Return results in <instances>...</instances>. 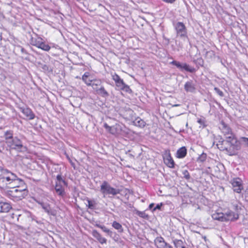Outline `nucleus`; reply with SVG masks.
<instances>
[{
	"label": "nucleus",
	"mask_w": 248,
	"mask_h": 248,
	"mask_svg": "<svg viewBox=\"0 0 248 248\" xmlns=\"http://www.w3.org/2000/svg\"><path fill=\"white\" fill-rule=\"evenodd\" d=\"M30 42L31 45L35 46H49L47 44H46L44 39L38 36L35 33H34V36H31Z\"/></svg>",
	"instance_id": "0eeeda50"
},
{
	"label": "nucleus",
	"mask_w": 248,
	"mask_h": 248,
	"mask_svg": "<svg viewBox=\"0 0 248 248\" xmlns=\"http://www.w3.org/2000/svg\"><path fill=\"white\" fill-rule=\"evenodd\" d=\"M233 191L240 193L243 189L242 180L239 178L233 179L231 182Z\"/></svg>",
	"instance_id": "1a4fd4ad"
},
{
	"label": "nucleus",
	"mask_w": 248,
	"mask_h": 248,
	"mask_svg": "<svg viewBox=\"0 0 248 248\" xmlns=\"http://www.w3.org/2000/svg\"><path fill=\"white\" fill-rule=\"evenodd\" d=\"M66 157L68 159V161H69V162L70 163L71 166L74 168L75 169V163L72 161V160L70 159V158L69 157L68 155H66Z\"/></svg>",
	"instance_id": "a18cd8bd"
},
{
	"label": "nucleus",
	"mask_w": 248,
	"mask_h": 248,
	"mask_svg": "<svg viewBox=\"0 0 248 248\" xmlns=\"http://www.w3.org/2000/svg\"><path fill=\"white\" fill-rule=\"evenodd\" d=\"M137 214L139 217L145 219L147 218L148 217L144 212L138 211Z\"/></svg>",
	"instance_id": "72a5a7b5"
},
{
	"label": "nucleus",
	"mask_w": 248,
	"mask_h": 248,
	"mask_svg": "<svg viewBox=\"0 0 248 248\" xmlns=\"http://www.w3.org/2000/svg\"><path fill=\"white\" fill-rule=\"evenodd\" d=\"M197 122L202 128L205 127L206 125L205 124V120L204 119H199Z\"/></svg>",
	"instance_id": "e433bc0d"
},
{
	"label": "nucleus",
	"mask_w": 248,
	"mask_h": 248,
	"mask_svg": "<svg viewBox=\"0 0 248 248\" xmlns=\"http://www.w3.org/2000/svg\"><path fill=\"white\" fill-rule=\"evenodd\" d=\"M116 85L121 90L125 91L127 93L131 92V90L129 88V86L125 84L122 79L117 81L116 83Z\"/></svg>",
	"instance_id": "ddd939ff"
},
{
	"label": "nucleus",
	"mask_w": 248,
	"mask_h": 248,
	"mask_svg": "<svg viewBox=\"0 0 248 248\" xmlns=\"http://www.w3.org/2000/svg\"><path fill=\"white\" fill-rule=\"evenodd\" d=\"M244 197L246 201L248 202V188L245 191Z\"/></svg>",
	"instance_id": "49530a36"
},
{
	"label": "nucleus",
	"mask_w": 248,
	"mask_h": 248,
	"mask_svg": "<svg viewBox=\"0 0 248 248\" xmlns=\"http://www.w3.org/2000/svg\"><path fill=\"white\" fill-rule=\"evenodd\" d=\"M97 93L103 97H107L109 96L108 92L105 89L104 87L101 86L100 88L96 89Z\"/></svg>",
	"instance_id": "4be33fe9"
},
{
	"label": "nucleus",
	"mask_w": 248,
	"mask_h": 248,
	"mask_svg": "<svg viewBox=\"0 0 248 248\" xmlns=\"http://www.w3.org/2000/svg\"><path fill=\"white\" fill-rule=\"evenodd\" d=\"M220 128L222 133L224 134V136H225V139H223L220 136H218L216 138V140H218L217 143V146L220 150L226 151L227 146L224 145L225 141L228 140V138H230V137L232 138V137L234 138H236V137L232 133L231 128L224 122L221 123Z\"/></svg>",
	"instance_id": "7ed1b4c3"
},
{
	"label": "nucleus",
	"mask_w": 248,
	"mask_h": 248,
	"mask_svg": "<svg viewBox=\"0 0 248 248\" xmlns=\"http://www.w3.org/2000/svg\"><path fill=\"white\" fill-rule=\"evenodd\" d=\"M163 1L168 3H173L176 0H162Z\"/></svg>",
	"instance_id": "8fccbe9b"
},
{
	"label": "nucleus",
	"mask_w": 248,
	"mask_h": 248,
	"mask_svg": "<svg viewBox=\"0 0 248 248\" xmlns=\"http://www.w3.org/2000/svg\"><path fill=\"white\" fill-rule=\"evenodd\" d=\"M88 202V207L89 208L91 209H95L96 205L97 204L96 202L94 200H90L87 199L86 200Z\"/></svg>",
	"instance_id": "393cba45"
},
{
	"label": "nucleus",
	"mask_w": 248,
	"mask_h": 248,
	"mask_svg": "<svg viewBox=\"0 0 248 248\" xmlns=\"http://www.w3.org/2000/svg\"><path fill=\"white\" fill-rule=\"evenodd\" d=\"M184 89L187 92L194 93L196 90V85L192 80H189L186 82Z\"/></svg>",
	"instance_id": "9b49d317"
},
{
	"label": "nucleus",
	"mask_w": 248,
	"mask_h": 248,
	"mask_svg": "<svg viewBox=\"0 0 248 248\" xmlns=\"http://www.w3.org/2000/svg\"><path fill=\"white\" fill-rule=\"evenodd\" d=\"M233 206L234 208L235 209V210L236 211L235 213H238L239 210H241L240 206L238 205V204H233Z\"/></svg>",
	"instance_id": "79ce46f5"
},
{
	"label": "nucleus",
	"mask_w": 248,
	"mask_h": 248,
	"mask_svg": "<svg viewBox=\"0 0 248 248\" xmlns=\"http://www.w3.org/2000/svg\"><path fill=\"white\" fill-rule=\"evenodd\" d=\"M182 173L183 174V177L184 178H185L186 180H188L190 179V175L189 174V173L188 172V170H184L182 171Z\"/></svg>",
	"instance_id": "7c9ffc66"
},
{
	"label": "nucleus",
	"mask_w": 248,
	"mask_h": 248,
	"mask_svg": "<svg viewBox=\"0 0 248 248\" xmlns=\"http://www.w3.org/2000/svg\"><path fill=\"white\" fill-rule=\"evenodd\" d=\"M104 127L107 130H108L110 133L114 134V132L113 131L112 127L111 126H109L107 123H105L104 124Z\"/></svg>",
	"instance_id": "473e14b6"
},
{
	"label": "nucleus",
	"mask_w": 248,
	"mask_h": 248,
	"mask_svg": "<svg viewBox=\"0 0 248 248\" xmlns=\"http://www.w3.org/2000/svg\"><path fill=\"white\" fill-rule=\"evenodd\" d=\"M92 234L93 236L97 239L98 241L102 236L100 233H99L96 230H94L92 231Z\"/></svg>",
	"instance_id": "c756f323"
},
{
	"label": "nucleus",
	"mask_w": 248,
	"mask_h": 248,
	"mask_svg": "<svg viewBox=\"0 0 248 248\" xmlns=\"http://www.w3.org/2000/svg\"><path fill=\"white\" fill-rule=\"evenodd\" d=\"M95 226L96 227L100 228L104 232L107 233L108 234V235H109L110 237H113V236H115L117 235L116 232H112L109 229H108L104 225H101L97 224H96Z\"/></svg>",
	"instance_id": "dca6fc26"
},
{
	"label": "nucleus",
	"mask_w": 248,
	"mask_h": 248,
	"mask_svg": "<svg viewBox=\"0 0 248 248\" xmlns=\"http://www.w3.org/2000/svg\"><path fill=\"white\" fill-rule=\"evenodd\" d=\"M224 221H234L237 220L239 218V214L238 213L234 212L231 210H228L224 213Z\"/></svg>",
	"instance_id": "6e6552de"
},
{
	"label": "nucleus",
	"mask_w": 248,
	"mask_h": 248,
	"mask_svg": "<svg viewBox=\"0 0 248 248\" xmlns=\"http://www.w3.org/2000/svg\"><path fill=\"white\" fill-rule=\"evenodd\" d=\"M214 90L215 91L216 93H217L220 96L223 97L224 96L223 93L219 88L215 87Z\"/></svg>",
	"instance_id": "c9c22d12"
},
{
	"label": "nucleus",
	"mask_w": 248,
	"mask_h": 248,
	"mask_svg": "<svg viewBox=\"0 0 248 248\" xmlns=\"http://www.w3.org/2000/svg\"><path fill=\"white\" fill-rule=\"evenodd\" d=\"M57 181L59 182V184H61V182H62V183H63L64 185H66V182L63 180L62 178V176L61 174H58L57 176Z\"/></svg>",
	"instance_id": "f704fd0d"
},
{
	"label": "nucleus",
	"mask_w": 248,
	"mask_h": 248,
	"mask_svg": "<svg viewBox=\"0 0 248 248\" xmlns=\"http://www.w3.org/2000/svg\"><path fill=\"white\" fill-rule=\"evenodd\" d=\"M112 226L116 230H117L119 232H122L124 231L122 225L116 221L113 222Z\"/></svg>",
	"instance_id": "b1692460"
},
{
	"label": "nucleus",
	"mask_w": 248,
	"mask_h": 248,
	"mask_svg": "<svg viewBox=\"0 0 248 248\" xmlns=\"http://www.w3.org/2000/svg\"><path fill=\"white\" fill-rule=\"evenodd\" d=\"M36 202L41 205L42 208L44 210V211L47 213L48 215H55L54 213H53L52 211L50 206L48 203H44L40 201H36Z\"/></svg>",
	"instance_id": "f8f14e48"
},
{
	"label": "nucleus",
	"mask_w": 248,
	"mask_h": 248,
	"mask_svg": "<svg viewBox=\"0 0 248 248\" xmlns=\"http://www.w3.org/2000/svg\"><path fill=\"white\" fill-rule=\"evenodd\" d=\"M185 70L186 71L191 73H193L195 71L194 68L190 67L186 63H182V67L181 70Z\"/></svg>",
	"instance_id": "a878e982"
},
{
	"label": "nucleus",
	"mask_w": 248,
	"mask_h": 248,
	"mask_svg": "<svg viewBox=\"0 0 248 248\" xmlns=\"http://www.w3.org/2000/svg\"><path fill=\"white\" fill-rule=\"evenodd\" d=\"M206 158V155L205 154L203 153L198 158V160L201 162H203L205 160Z\"/></svg>",
	"instance_id": "ea45409f"
},
{
	"label": "nucleus",
	"mask_w": 248,
	"mask_h": 248,
	"mask_svg": "<svg viewBox=\"0 0 248 248\" xmlns=\"http://www.w3.org/2000/svg\"><path fill=\"white\" fill-rule=\"evenodd\" d=\"M23 57H24V56H22ZM25 58L26 59H29V58L28 57H26V56H24Z\"/></svg>",
	"instance_id": "5fc2aeb1"
},
{
	"label": "nucleus",
	"mask_w": 248,
	"mask_h": 248,
	"mask_svg": "<svg viewBox=\"0 0 248 248\" xmlns=\"http://www.w3.org/2000/svg\"><path fill=\"white\" fill-rule=\"evenodd\" d=\"M177 36L183 38H187V30L185 24L182 22L173 23Z\"/></svg>",
	"instance_id": "423d86ee"
},
{
	"label": "nucleus",
	"mask_w": 248,
	"mask_h": 248,
	"mask_svg": "<svg viewBox=\"0 0 248 248\" xmlns=\"http://www.w3.org/2000/svg\"><path fill=\"white\" fill-rule=\"evenodd\" d=\"M20 50L22 53L23 55H27L28 54V52L27 51V50L24 48V47H20Z\"/></svg>",
	"instance_id": "de8ad7c7"
},
{
	"label": "nucleus",
	"mask_w": 248,
	"mask_h": 248,
	"mask_svg": "<svg viewBox=\"0 0 248 248\" xmlns=\"http://www.w3.org/2000/svg\"><path fill=\"white\" fill-rule=\"evenodd\" d=\"M90 83V85L88 86H91L94 90L96 91V89H98L97 86L100 85L101 82L99 80H91Z\"/></svg>",
	"instance_id": "c85d7f7f"
},
{
	"label": "nucleus",
	"mask_w": 248,
	"mask_h": 248,
	"mask_svg": "<svg viewBox=\"0 0 248 248\" xmlns=\"http://www.w3.org/2000/svg\"><path fill=\"white\" fill-rule=\"evenodd\" d=\"M165 248H172V247L168 244H167V246H165Z\"/></svg>",
	"instance_id": "864d4df0"
},
{
	"label": "nucleus",
	"mask_w": 248,
	"mask_h": 248,
	"mask_svg": "<svg viewBox=\"0 0 248 248\" xmlns=\"http://www.w3.org/2000/svg\"><path fill=\"white\" fill-rule=\"evenodd\" d=\"M20 215L19 214H16L15 213H12L11 214L10 216L13 219H16V220H18L19 217H20Z\"/></svg>",
	"instance_id": "4c0bfd02"
},
{
	"label": "nucleus",
	"mask_w": 248,
	"mask_h": 248,
	"mask_svg": "<svg viewBox=\"0 0 248 248\" xmlns=\"http://www.w3.org/2000/svg\"><path fill=\"white\" fill-rule=\"evenodd\" d=\"M4 138L6 143L7 141H11L14 138L13 137V131L12 130L5 131L4 134Z\"/></svg>",
	"instance_id": "412c9836"
},
{
	"label": "nucleus",
	"mask_w": 248,
	"mask_h": 248,
	"mask_svg": "<svg viewBox=\"0 0 248 248\" xmlns=\"http://www.w3.org/2000/svg\"><path fill=\"white\" fill-rule=\"evenodd\" d=\"M212 217L214 220H217L220 221H224V214L222 212H217L212 215Z\"/></svg>",
	"instance_id": "aec40b11"
},
{
	"label": "nucleus",
	"mask_w": 248,
	"mask_h": 248,
	"mask_svg": "<svg viewBox=\"0 0 248 248\" xmlns=\"http://www.w3.org/2000/svg\"><path fill=\"white\" fill-rule=\"evenodd\" d=\"M170 63L175 65L178 68L181 70L182 67V63L176 61H173L170 62Z\"/></svg>",
	"instance_id": "2f4dec72"
},
{
	"label": "nucleus",
	"mask_w": 248,
	"mask_h": 248,
	"mask_svg": "<svg viewBox=\"0 0 248 248\" xmlns=\"http://www.w3.org/2000/svg\"><path fill=\"white\" fill-rule=\"evenodd\" d=\"M134 123L135 125L138 126L140 127H143L145 126V122L143 120L140 119V118H137L134 121Z\"/></svg>",
	"instance_id": "bb28decb"
},
{
	"label": "nucleus",
	"mask_w": 248,
	"mask_h": 248,
	"mask_svg": "<svg viewBox=\"0 0 248 248\" xmlns=\"http://www.w3.org/2000/svg\"><path fill=\"white\" fill-rule=\"evenodd\" d=\"M90 76V74L88 72H85L82 76V79L83 81L87 85H90V82L92 80L88 79V78Z\"/></svg>",
	"instance_id": "cd10ccee"
},
{
	"label": "nucleus",
	"mask_w": 248,
	"mask_h": 248,
	"mask_svg": "<svg viewBox=\"0 0 248 248\" xmlns=\"http://www.w3.org/2000/svg\"><path fill=\"white\" fill-rule=\"evenodd\" d=\"M100 191L104 195L111 194L116 195L120 193V190L110 186L109 183L105 181H103L100 186Z\"/></svg>",
	"instance_id": "39448f33"
},
{
	"label": "nucleus",
	"mask_w": 248,
	"mask_h": 248,
	"mask_svg": "<svg viewBox=\"0 0 248 248\" xmlns=\"http://www.w3.org/2000/svg\"><path fill=\"white\" fill-rule=\"evenodd\" d=\"M155 244L157 248H165L167 243L162 237H157L155 240Z\"/></svg>",
	"instance_id": "4468645a"
},
{
	"label": "nucleus",
	"mask_w": 248,
	"mask_h": 248,
	"mask_svg": "<svg viewBox=\"0 0 248 248\" xmlns=\"http://www.w3.org/2000/svg\"><path fill=\"white\" fill-rule=\"evenodd\" d=\"M1 42V39H0V42Z\"/></svg>",
	"instance_id": "4d7b16f0"
},
{
	"label": "nucleus",
	"mask_w": 248,
	"mask_h": 248,
	"mask_svg": "<svg viewBox=\"0 0 248 248\" xmlns=\"http://www.w3.org/2000/svg\"><path fill=\"white\" fill-rule=\"evenodd\" d=\"M107 239L105 237H102L101 239H100L98 242L101 244H104L107 243Z\"/></svg>",
	"instance_id": "37998d69"
},
{
	"label": "nucleus",
	"mask_w": 248,
	"mask_h": 248,
	"mask_svg": "<svg viewBox=\"0 0 248 248\" xmlns=\"http://www.w3.org/2000/svg\"><path fill=\"white\" fill-rule=\"evenodd\" d=\"M23 181L17 178L14 173L7 170H2L0 174V188H12L7 191V196L12 200L17 202L24 199L27 195L26 189H19L15 188L22 183Z\"/></svg>",
	"instance_id": "f257e3e1"
},
{
	"label": "nucleus",
	"mask_w": 248,
	"mask_h": 248,
	"mask_svg": "<svg viewBox=\"0 0 248 248\" xmlns=\"http://www.w3.org/2000/svg\"><path fill=\"white\" fill-rule=\"evenodd\" d=\"M40 48L42 49L43 50H44L46 51H49L50 48V47H40Z\"/></svg>",
	"instance_id": "3c124183"
},
{
	"label": "nucleus",
	"mask_w": 248,
	"mask_h": 248,
	"mask_svg": "<svg viewBox=\"0 0 248 248\" xmlns=\"http://www.w3.org/2000/svg\"><path fill=\"white\" fill-rule=\"evenodd\" d=\"M179 105H175L174 106H178Z\"/></svg>",
	"instance_id": "6e6d98bb"
},
{
	"label": "nucleus",
	"mask_w": 248,
	"mask_h": 248,
	"mask_svg": "<svg viewBox=\"0 0 248 248\" xmlns=\"http://www.w3.org/2000/svg\"><path fill=\"white\" fill-rule=\"evenodd\" d=\"M12 208L10 204L7 202H0V213H7Z\"/></svg>",
	"instance_id": "f3484780"
},
{
	"label": "nucleus",
	"mask_w": 248,
	"mask_h": 248,
	"mask_svg": "<svg viewBox=\"0 0 248 248\" xmlns=\"http://www.w3.org/2000/svg\"><path fill=\"white\" fill-rule=\"evenodd\" d=\"M154 205H155L154 203H151L149 206V209H152L154 207Z\"/></svg>",
	"instance_id": "603ef678"
},
{
	"label": "nucleus",
	"mask_w": 248,
	"mask_h": 248,
	"mask_svg": "<svg viewBox=\"0 0 248 248\" xmlns=\"http://www.w3.org/2000/svg\"><path fill=\"white\" fill-rule=\"evenodd\" d=\"M197 64H199V65L202 66L203 65V61L202 58L198 59L196 62Z\"/></svg>",
	"instance_id": "a19ab883"
},
{
	"label": "nucleus",
	"mask_w": 248,
	"mask_h": 248,
	"mask_svg": "<svg viewBox=\"0 0 248 248\" xmlns=\"http://www.w3.org/2000/svg\"><path fill=\"white\" fill-rule=\"evenodd\" d=\"M224 145L227 146V154L231 156L234 155L241 149V145L248 148V138L241 137L238 140L232 137H230L228 138V140L225 141Z\"/></svg>",
	"instance_id": "f03ea898"
},
{
	"label": "nucleus",
	"mask_w": 248,
	"mask_h": 248,
	"mask_svg": "<svg viewBox=\"0 0 248 248\" xmlns=\"http://www.w3.org/2000/svg\"><path fill=\"white\" fill-rule=\"evenodd\" d=\"M186 154L187 150L185 146H183L177 150L176 156L178 158H183L186 156Z\"/></svg>",
	"instance_id": "a211bd4d"
},
{
	"label": "nucleus",
	"mask_w": 248,
	"mask_h": 248,
	"mask_svg": "<svg viewBox=\"0 0 248 248\" xmlns=\"http://www.w3.org/2000/svg\"><path fill=\"white\" fill-rule=\"evenodd\" d=\"M162 203H160V204H157L155 207L153 209V212L155 211L156 209H159L160 210L161 209V207L162 206Z\"/></svg>",
	"instance_id": "c03bdc74"
},
{
	"label": "nucleus",
	"mask_w": 248,
	"mask_h": 248,
	"mask_svg": "<svg viewBox=\"0 0 248 248\" xmlns=\"http://www.w3.org/2000/svg\"><path fill=\"white\" fill-rule=\"evenodd\" d=\"M112 79L115 81V83L121 79L119 76L116 74H114L112 75Z\"/></svg>",
	"instance_id": "58836bf2"
},
{
	"label": "nucleus",
	"mask_w": 248,
	"mask_h": 248,
	"mask_svg": "<svg viewBox=\"0 0 248 248\" xmlns=\"http://www.w3.org/2000/svg\"><path fill=\"white\" fill-rule=\"evenodd\" d=\"M55 189L58 195L62 196L63 194L64 189L61 184L56 182Z\"/></svg>",
	"instance_id": "5701e85b"
},
{
	"label": "nucleus",
	"mask_w": 248,
	"mask_h": 248,
	"mask_svg": "<svg viewBox=\"0 0 248 248\" xmlns=\"http://www.w3.org/2000/svg\"><path fill=\"white\" fill-rule=\"evenodd\" d=\"M164 162L168 167L170 168H174V162L172 158L171 157L170 154L164 157Z\"/></svg>",
	"instance_id": "2eb2a0df"
},
{
	"label": "nucleus",
	"mask_w": 248,
	"mask_h": 248,
	"mask_svg": "<svg viewBox=\"0 0 248 248\" xmlns=\"http://www.w3.org/2000/svg\"><path fill=\"white\" fill-rule=\"evenodd\" d=\"M7 145L11 149L16 150L18 152L27 150L26 146L23 145L22 141L17 137H14L11 141H7Z\"/></svg>",
	"instance_id": "20e7f679"
},
{
	"label": "nucleus",
	"mask_w": 248,
	"mask_h": 248,
	"mask_svg": "<svg viewBox=\"0 0 248 248\" xmlns=\"http://www.w3.org/2000/svg\"><path fill=\"white\" fill-rule=\"evenodd\" d=\"M173 243L176 248H186V243L185 241L174 239Z\"/></svg>",
	"instance_id": "6ab92c4d"
},
{
	"label": "nucleus",
	"mask_w": 248,
	"mask_h": 248,
	"mask_svg": "<svg viewBox=\"0 0 248 248\" xmlns=\"http://www.w3.org/2000/svg\"><path fill=\"white\" fill-rule=\"evenodd\" d=\"M41 67L45 71H48L49 70L48 66L46 64L42 65Z\"/></svg>",
	"instance_id": "09e8293b"
},
{
	"label": "nucleus",
	"mask_w": 248,
	"mask_h": 248,
	"mask_svg": "<svg viewBox=\"0 0 248 248\" xmlns=\"http://www.w3.org/2000/svg\"><path fill=\"white\" fill-rule=\"evenodd\" d=\"M20 111L26 116L29 120H32L35 117V115L31 110V109L28 108H19Z\"/></svg>",
	"instance_id": "9d476101"
}]
</instances>
